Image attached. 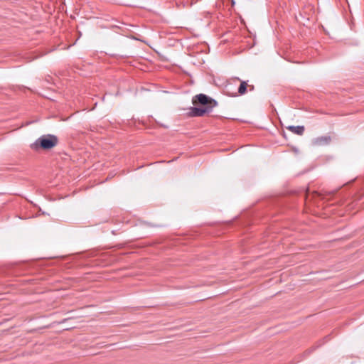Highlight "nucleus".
<instances>
[{
    "label": "nucleus",
    "mask_w": 364,
    "mask_h": 364,
    "mask_svg": "<svg viewBox=\"0 0 364 364\" xmlns=\"http://www.w3.org/2000/svg\"><path fill=\"white\" fill-rule=\"evenodd\" d=\"M58 143V139L53 134H44L37 139L34 143L31 145L33 150L42 149L48 150L55 147Z\"/></svg>",
    "instance_id": "obj_1"
},
{
    "label": "nucleus",
    "mask_w": 364,
    "mask_h": 364,
    "mask_svg": "<svg viewBox=\"0 0 364 364\" xmlns=\"http://www.w3.org/2000/svg\"><path fill=\"white\" fill-rule=\"evenodd\" d=\"M192 103L194 105H201L205 107H211L213 109L218 105V102L214 99L207 96L205 94H199L193 97Z\"/></svg>",
    "instance_id": "obj_2"
},
{
    "label": "nucleus",
    "mask_w": 364,
    "mask_h": 364,
    "mask_svg": "<svg viewBox=\"0 0 364 364\" xmlns=\"http://www.w3.org/2000/svg\"><path fill=\"white\" fill-rule=\"evenodd\" d=\"M213 109L211 107H191L189 111V115L191 117H203L206 114L211 112Z\"/></svg>",
    "instance_id": "obj_3"
},
{
    "label": "nucleus",
    "mask_w": 364,
    "mask_h": 364,
    "mask_svg": "<svg viewBox=\"0 0 364 364\" xmlns=\"http://www.w3.org/2000/svg\"><path fill=\"white\" fill-rule=\"evenodd\" d=\"M331 141V137L329 135H326L315 138L313 143L316 146H323L328 144Z\"/></svg>",
    "instance_id": "obj_4"
},
{
    "label": "nucleus",
    "mask_w": 364,
    "mask_h": 364,
    "mask_svg": "<svg viewBox=\"0 0 364 364\" xmlns=\"http://www.w3.org/2000/svg\"><path fill=\"white\" fill-rule=\"evenodd\" d=\"M237 79L240 81V85L239 88H238V93L240 95H242L246 93L247 87H250V90H254V86L253 85H248L247 82L246 81L241 80L238 77Z\"/></svg>",
    "instance_id": "obj_5"
},
{
    "label": "nucleus",
    "mask_w": 364,
    "mask_h": 364,
    "mask_svg": "<svg viewBox=\"0 0 364 364\" xmlns=\"http://www.w3.org/2000/svg\"><path fill=\"white\" fill-rule=\"evenodd\" d=\"M287 129L298 135H302L304 132V126H289Z\"/></svg>",
    "instance_id": "obj_6"
}]
</instances>
